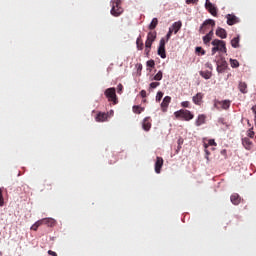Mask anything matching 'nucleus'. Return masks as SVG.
Masks as SVG:
<instances>
[{"label": "nucleus", "instance_id": "nucleus-23", "mask_svg": "<svg viewBox=\"0 0 256 256\" xmlns=\"http://www.w3.org/2000/svg\"><path fill=\"white\" fill-rule=\"evenodd\" d=\"M219 105L222 107V109H229L231 105V100H221Z\"/></svg>", "mask_w": 256, "mask_h": 256}, {"label": "nucleus", "instance_id": "nucleus-48", "mask_svg": "<svg viewBox=\"0 0 256 256\" xmlns=\"http://www.w3.org/2000/svg\"><path fill=\"white\" fill-rule=\"evenodd\" d=\"M140 95L142 96V98H146L147 96L146 90H141Z\"/></svg>", "mask_w": 256, "mask_h": 256}, {"label": "nucleus", "instance_id": "nucleus-49", "mask_svg": "<svg viewBox=\"0 0 256 256\" xmlns=\"http://www.w3.org/2000/svg\"><path fill=\"white\" fill-rule=\"evenodd\" d=\"M48 254H49L50 256H58L57 252H54L53 250H49V251H48Z\"/></svg>", "mask_w": 256, "mask_h": 256}, {"label": "nucleus", "instance_id": "nucleus-13", "mask_svg": "<svg viewBox=\"0 0 256 256\" xmlns=\"http://www.w3.org/2000/svg\"><path fill=\"white\" fill-rule=\"evenodd\" d=\"M213 37H214V26H212V29L209 30V32L205 34V36L203 37L204 43L207 45L208 43H210V41H212Z\"/></svg>", "mask_w": 256, "mask_h": 256}, {"label": "nucleus", "instance_id": "nucleus-26", "mask_svg": "<svg viewBox=\"0 0 256 256\" xmlns=\"http://www.w3.org/2000/svg\"><path fill=\"white\" fill-rule=\"evenodd\" d=\"M136 46H137V49H143L144 47V42H143V39L142 37H138L137 40H136Z\"/></svg>", "mask_w": 256, "mask_h": 256}, {"label": "nucleus", "instance_id": "nucleus-40", "mask_svg": "<svg viewBox=\"0 0 256 256\" xmlns=\"http://www.w3.org/2000/svg\"><path fill=\"white\" fill-rule=\"evenodd\" d=\"M4 205V196H3V190L0 188V207Z\"/></svg>", "mask_w": 256, "mask_h": 256}, {"label": "nucleus", "instance_id": "nucleus-27", "mask_svg": "<svg viewBox=\"0 0 256 256\" xmlns=\"http://www.w3.org/2000/svg\"><path fill=\"white\" fill-rule=\"evenodd\" d=\"M201 77H204V79H210L212 77L211 71H200Z\"/></svg>", "mask_w": 256, "mask_h": 256}, {"label": "nucleus", "instance_id": "nucleus-12", "mask_svg": "<svg viewBox=\"0 0 256 256\" xmlns=\"http://www.w3.org/2000/svg\"><path fill=\"white\" fill-rule=\"evenodd\" d=\"M171 100H172L171 96H165L163 98L162 103H161L162 111H167V109H168V107H169V105L171 103Z\"/></svg>", "mask_w": 256, "mask_h": 256}, {"label": "nucleus", "instance_id": "nucleus-24", "mask_svg": "<svg viewBox=\"0 0 256 256\" xmlns=\"http://www.w3.org/2000/svg\"><path fill=\"white\" fill-rule=\"evenodd\" d=\"M172 28L174 30V33L177 34V32H179V30L182 28V22H174Z\"/></svg>", "mask_w": 256, "mask_h": 256}, {"label": "nucleus", "instance_id": "nucleus-37", "mask_svg": "<svg viewBox=\"0 0 256 256\" xmlns=\"http://www.w3.org/2000/svg\"><path fill=\"white\" fill-rule=\"evenodd\" d=\"M146 41H147V47L149 48V51H151L152 45H151V39H150V32H148V34H147Z\"/></svg>", "mask_w": 256, "mask_h": 256}, {"label": "nucleus", "instance_id": "nucleus-1", "mask_svg": "<svg viewBox=\"0 0 256 256\" xmlns=\"http://www.w3.org/2000/svg\"><path fill=\"white\" fill-rule=\"evenodd\" d=\"M212 45V56H215L217 51H219L221 54H227L226 41H221V39H214L212 41Z\"/></svg>", "mask_w": 256, "mask_h": 256}, {"label": "nucleus", "instance_id": "nucleus-28", "mask_svg": "<svg viewBox=\"0 0 256 256\" xmlns=\"http://www.w3.org/2000/svg\"><path fill=\"white\" fill-rule=\"evenodd\" d=\"M153 79H155L157 83H160V81L163 79V71H158V73L154 75Z\"/></svg>", "mask_w": 256, "mask_h": 256}, {"label": "nucleus", "instance_id": "nucleus-34", "mask_svg": "<svg viewBox=\"0 0 256 256\" xmlns=\"http://www.w3.org/2000/svg\"><path fill=\"white\" fill-rule=\"evenodd\" d=\"M163 96H164L163 92H161V91L157 92V95H156L157 103H160V101L162 100Z\"/></svg>", "mask_w": 256, "mask_h": 256}, {"label": "nucleus", "instance_id": "nucleus-42", "mask_svg": "<svg viewBox=\"0 0 256 256\" xmlns=\"http://www.w3.org/2000/svg\"><path fill=\"white\" fill-rule=\"evenodd\" d=\"M181 105H182V107L187 108V107H190V102H189V100H183V102L181 103Z\"/></svg>", "mask_w": 256, "mask_h": 256}, {"label": "nucleus", "instance_id": "nucleus-38", "mask_svg": "<svg viewBox=\"0 0 256 256\" xmlns=\"http://www.w3.org/2000/svg\"><path fill=\"white\" fill-rule=\"evenodd\" d=\"M146 41H147V47L149 48V51H151L152 45H151V39H150V32H148V34H147Z\"/></svg>", "mask_w": 256, "mask_h": 256}, {"label": "nucleus", "instance_id": "nucleus-11", "mask_svg": "<svg viewBox=\"0 0 256 256\" xmlns=\"http://www.w3.org/2000/svg\"><path fill=\"white\" fill-rule=\"evenodd\" d=\"M230 201L233 205H239L242 201V198L240 194H238L237 192H234V194H231L230 196Z\"/></svg>", "mask_w": 256, "mask_h": 256}, {"label": "nucleus", "instance_id": "nucleus-5", "mask_svg": "<svg viewBox=\"0 0 256 256\" xmlns=\"http://www.w3.org/2000/svg\"><path fill=\"white\" fill-rule=\"evenodd\" d=\"M104 94L108 98V100H112V103H114V105H117L118 100L116 96V88H107Z\"/></svg>", "mask_w": 256, "mask_h": 256}, {"label": "nucleus", "instance_id": "nucleus-20", "mask_svg": "<svg viewBox=\"0 0 256 256\" xmlns=\"http://www.w3.org/2000/svg\"><path fill=\"white\" fill-rule=\"evenodd\" d=\"M206 122V115H204L203 113L198 115V118L195 122L196 126H202V124H205Z\"/></svg>", "mask_w": 256, "mask_h": 256}, {"label": "nucleus", "instance_id": "nucleus-4", "mask_svg": "<svg viewBox=\"0 0 256 256\" xmlns=\"http://www.w3.org/2000/svg\"><path fill=\"white\" fill-rule=\"evenodd\" d=\"M42 224H47L48 226H54L55 220L53 218H43L42 220H38L35 222L32 226V230H38L39 226H42Z\"/></svg>", "mask_w": 256, "mask_h": 256}, {"label": "nucleus", "instance_id": "nucleus-30", "mask_svg": "<svg viewBox=\"0 0 256 256\" xmlns=\"http://www.w3.org/2000/svg\"><path fill=\"white\" fill-rule=\"evenodd\" d=\"M157 37V32L156 31H150V42H151V46L153 45L155 39Z\"/></svg>", "mask_w": 256, "mask_h": 256}, {"label": "nucleus", "instance_id": "nucleus-10", "mask_svg": "<svg viewBox=\"0 0 256 256\" xmlns=\"http://www.w3.org/2000/svg\"><path fill=\"white\" fill-rule=\"evenodd\" d=\"M164 164V160L161 156H157L156 162H155V173H161L162 167Z\"/></svg>", "mask_w": 256, "mask_h": 256}, {"label": "nucleus", "instance_id": "nucleus-41", "mask_svg": "<svg viewBox=\"0 0 256 256\" xmlns=\"http://www.w3.org/2000/svg\"><path fill=\"white\" fill-rule=\"evenodd\" d=\"M172 34H173V30L172 28H169V31L166 34V41H169L171 39Z\"/></svg>", "mask_w": 256, "mask_h": 256}, {"label": "nucleus", "instance_id": "nucleus-43", "mask_svg": "<svg viewBox=\"0 0 256 256\" xmlns=\"http://www.w3.org/2000/svg\"><path fill=\"white\" fill-rule=\"evenodd\" d=\"M205 66L207 67V69H210V72L212 73V71H213V64L211 62H206Z\"/></svg>", "mask_w": 256, "mask_h": 256}, {"label": "nucleus", "instance_id": "nucleus-19", "mask_svg": "<svg viewBox=\"0 0 256 256\" xmlns=\"http://www.w3.org/2000/svg\"><path fill=\"white\" fill-rule=\"evenodd\" d=\"M209 145H211V146L217 145L215 139H209L208 143H204V147H205V152H206V155H207V156H206L207 159H209V154H210V152H209V150H208Z\"/></svg>", "mask_w": 256, "mask_h": 256}, {"label": "nucleus", "instance_id": "nucleus-14", "mask_svg": "<svg viewBox=\"0 0 256 256\" xmlns=\"http://www.w3.org/2000/svg\"><path fill=\"white\" fill-rule=\"evenodd\" d=\"M203 96L202 92H197L195 96H193L192 100L195 105H202L203 103Z\"/></svg>", "mask_w": 256, "mask_h": 256}, {"label": "nucleus", "instance_id": "nucleus-18", "mask_svg": "<svg viewBox=\"0 0 256 256\" xmlns=\"http://www.w3.org/2000/svg\"><path fill=\"white\" fill-rule=\"evenodd\" d=\"M238 89L242 94H247L248 92V86L246 81H239Z\"/></svg>", "mask_w": 256, "mask_h": 256}, {"label": "nucleus", "instance_id": "nucleus-16", "mask_svg": "<svg viewBox=\"0 0 256 256\" xmlns=\"http://www.w3.org/2000/svg\"><path fill=\"white\" fill-rule=\"evenodd\" d=\"M142 128L146 131L150 130L152 128V120L151 118H144L142 122Z\"/></svg>", "mask_w": 256, "mask_h": 256}, {"label": "nucleus", "instance_id": "nucleus-46", "mask_svg": "<svg viewBox=\"0 0 256 256\" xmlns=\"http://www.w3.org/2000/svg\"><path fill=\"white\" fill-rule=\"evenodd\" d=\"M147 66L154 67L155 66V60H148Z\"/></svg>", "mask_w": 256, "mask_h": 256}, {"label": "nucleus", "instance_id": "nucleus-52", "mask_svg": "<svg viewBox=\"0 0 256 256\" xmlns=\"http://www.w3.org/2000/svg\"><path fill=\"white\" fill-rule=\"evenodd\" d=\"M138 69H140V71H142V69H143L142 64H139Z\"/></svg>", "mask_w": 256, "mask_h": 256}, {"label": "nucleus", "instance_id": "nucleus-21", "mask_svg": "<svg viewBox=\"0 0 256 256\" xmlns=\"http://www.w3.org/2000/svg\"><path fill=\"white\" fill-rule=\"evenodd\" d=\"M108 118L107 113H97L96 115V121L97 122H105Z\"/></svg>", "mask_w": 256, "mask_h": 256}, {"label": "nucleus", "instance_id": "nucleus-29", "mask_svg": "<svg viewBox=\"0 0 256 256\" xmlns=\"http://www.w3.org/2000/svg\"><path fill=\"white\" fill-rule=\"evenodd\" d=\"M161 83H158L156 79L154 81H151L149 90H154L155 88H158Z\"/></svg>", "mask_w": 256, "mask_h": 256}, {"label": "nucleus", "instance_id": "nucleus-47", "mask_svg": "<svg viewBox=\"0 0 256 256\" xmlns=\"http://www.w3.org/2000/svg\"><path fill=\"white\" fill-rule=\"evenodd\" d=\"M183 143H184L183 139H178V151L179 149H181Z\"/></svg>", "mask_w": 256, "mask_h": 256}, {"label": "nucleus", "instance_id": "nucleus-9", "mask_svg": "<svg viewBox=\"0 0 256 256\" xmlns=\"http://www.w3.org/2000/svg\"><path fill=\"white\" fill-rule=\"evenodd\" d=\"M226 19H227V24L229 26H233L234 24H238L239 22V17L231 13H228V15H226Z\"/></svg>", "mask_w": 256, "mask_h": 256}, {"label": "nucleus", "instance_id": "nucleus-3", "mask_svg": "<svg viewBox=\"0 0 256 256\" xmlns=\"http://www.w3.org/2000/svg\"><path fill=\"white\" fill-rule=\"evenodd\" d=\"M111 14L115 17H119V15H122L124 9L122 7V0H111Z\"/></svg>", "mask_w": 256, "mask_h": 256}, {"label": "nucleus", "instance_id": "nucleus-15", "mask_svg": "<svg viewBox=\"0 0 256 256\" xmlns=\"http://www.w3.org/2000/svg\"><path fill=\"white\" fill-rule=\"evenodd\" d=\"M217 37H220V40L223 41V39H227V30L225 28H217L216 29Z\"/></svg>", "mask_w": 256, "mask_h": 256}, {"label": "nucleus", "instance_id": "nucleus-35", "mask_svg": "<svg viewBox=\"0 0 256 256\" xmlns=\"http://www.w3.org/2000/svg\"><path fill=\"white\" fill-rule=\"evenodd\" d=\"M196 53L202 54V56L206 54L205 49H203V47H196Z\"/></svg>", "mask_w": 256, "mask_h": 256}, {"label": "nucleus", "instance_id": "nucleus-7", "mask_svg": "<svg viewBox=\"0 0 256 256\" xmlns=\"http://www.w3.org/2000/svg\"><path fill=\"white\" fill-rule=\"evenodd\" d=\"M158 56H160L161 58H167L165 39H161L160 42H159Z\"/></svg>", "mask_w": 256, "mask_h": 256}, {"label": "nucleus", "instance_id": "nucleus-32", "mask_svg": "<svg viewBox=\"0 0 256 256\" xmlns=\"http://www.w3.org/2000/svg\"><path fill=\"white\" fill-rule=\"evenodd\" d=\"M230 64L233 69H237V67L239 66L238 60H234L233 58H230Z\"/></svg>", "mask_w": 256, "mask_h": 256}, {"label": "nucleus", "instance_id": "nucleus-17", "mask_svg": "<svg viewBox=\"0 0 256 256\" xmlns=\"http://www.w3.org/2000/svg\"><path fill=\"white\" fill-rule=\"evenodd\" d=\"M227 69L226 60H221V62H217V71L218 73H223Z\"/></svg>", "mask_w": 256, "mask_h": 256}, {"label": "nucleus", "instance_id": "nucleus-2", "mask_svg": "<svg viewBox=\"0 0 256 256\" xmlns=\"http://www.w3.org/2000/svg\"><path fill=\"white\" fill-rule=\"evenodd\" d=\"M174 115L177 119H182V120H185L186 122L193 120V117H194V114L191 113L189 109H180L179 111H175Z\"/></svg>", "mask_w": 256, "mask_h": 256}, {"label": "nucleus", "instance_id": "nucleus-25", "mask_svg": "<svg viewBox=\"0 0 256 256\" xmlns=\"http://www.w3.org/2000/svg\"><path fill=\"white\" fill-rule=\"evenodd\" d=\"M156 26H158V17H153L152 22L149 25L150 30H155Z\"/></svg>", "mask_w": 256, "mask_h": 256}, {"label": "nucleus", "instance_id": "nucleus-50", "mask_svg": "<svg viewBox=\"0 0 256 256\" xmlns=\"http://www.w3.org/2000/svg\"><path fill=\"white\" fill-rule=\"evenodd\" d=\"M199 0H186L187 5H191V3L198 2Z\"/></svg>", "mask_w": 256, "mask_h": 256}, {"label": "nucleus", "instance_id": "nucleus-44", "mask_svg": "<svg viewBox=\"0 0 256 256\" xmlns=\"http://www.w3.org/2000/svg\"><path fill=\"white\" fill-rule=\"evenodd\" d=\"M117 90H118V94H121L123 92V85H122V83H118Z\"/></svg>", "mask_w": 256, "mask_h": 256}, {"label": "nucleus", "instance_id": "nucleus-22", "mask_svg": "<svg viewBox=\"0 0 256 256\" xmlns=\"http://www.w3.org/2000/svg\"><path fill=\"white\" fill-rule=\"evenodd\" d=\"M242 143L246 149H251L253 145L251 139H249L248 137H245L244 139H242Z\"/></svg>", "mask_w": 256, "mask_h": 256}, {"label": "nucleus", "instance_id": "nucleus-53", "mask_svg": "<svg viewBox=\"0 0 256 256\" xmlns=\"http://www.w3.org/2000/svg\"><path fill=\"white\" fill-rule=\"evenodd\" d=\"M219 122H222V123H223L224 121H223L222 119H219Z\"/></svg>", "mask_w": 256, "mask_h": 256}, {"label": "nucleus", "instance_id": "nucleus-51", "mask_svg": "<svg viewBox=\"0 0 256 256\" xmlns=\"http://www.w3.org/2000/svg\"><path fill=\"white\" fill-rule=\"evenodd\" d=\"M252 111L255 114V125H256V105L252 107Z\"/></svg>", "mask_w": 256, "mask_h": 256}, {"label": "nucleus", "instance_id": "nucleus-6", "mask_svg": "<svg viewBox=\"0 0 256 256\" xmlns=\"http://www.w3.org/2000/svg\"><path fill=\"white\" fill-rule=\"evenodd\" d=\"M209 26H216L215 20H205V22L200 26L199 32H201V34H205V32L209 30Z\"/></svg>", "mask_w": 256, "mask_h": 256}, {"label": "nucleus", "instance_id": "nucleus-8", "mask_svg": "<svg viewBox=\"0 0 256 256\" xmlns=\"http://www.w3.org/2000/svg\"><path fill=\"white\" fill-rule=\"evenodd\" d=\"M205 9H207V11L211 13V15H214V16L218 15V9L215 5H213V2H211V0H206Z\"/></svg>", "mask_w": 256, "mask_h": 256}, {"label": "nucleus", "instance_id": "nucleus-45", "mask_svg": "<svg viewBox=\"0 0 256 256\" xmlns=\"http://www.w3.org/2000/svg\"><path fill=\"white\" fill-rule=\"evenodd\" d=\"M145 54H146V56H149V54H150V48L147 47V40L145 42Z\"/></svg>", "mask_w": 256, "mask_h": 256}, {"label": "nucleus", "instance_id": "nucleus-36", "mask_svg": "<svg viewBox=\"0 0 256 256\" xmlns=\"http://www.w3.org/2000/svg\"><path fill=\"white\" fill-rule=\"evenodd\" d=\"M248 137H250L251 139H253V137H255V132H254V128H249L248 132H247Z\"/></svg>", "mask_w": 256, "mask_h": 256}, {"label": "nucleus", "instance_id": "nucleus-39", "mask_svg": "<svg viewBox=\"0 0 256 256\" xmlns=\"http://www.w3.org/2000/svg\"><path fill=\"white\" fill-rule=\"evenodd\" d=\"M146 41H147V47L149 48V51H151L152 45H151V39H150V32H148V34H147Z\"/></svg>", "mask_w": 256, "mask_h": 256}, {"label": "nucleus", "instance_id": "nucleus-31", "mask_svg": "<svg viewBox=\"0 0 256 256\" xmlns=\"http://www.w3.org/2000/svg\"><path fill=\"white\" fill-rule=\"evenodd\" d=\"M239 43H240L239 37H234V39H232L231 41L232 47H239Z\"/></svg>", "mask_w": 256, "mask_h": 256}, {"label": "nucleus", "instance_id": "nucleus-33", "mask_svg": "<svg viewBox=\"0 0 256 256\" xmlns=\"http://www.w3.org/2000/svg\"><path fill=\"white\" fill-rule=\"evenodd\" d=\"M134 113H142L144 111L143 107H140V105H134L133 107Z\"/></svg>", "mask_w": 256, "mask_h": 256}]
</instances>
